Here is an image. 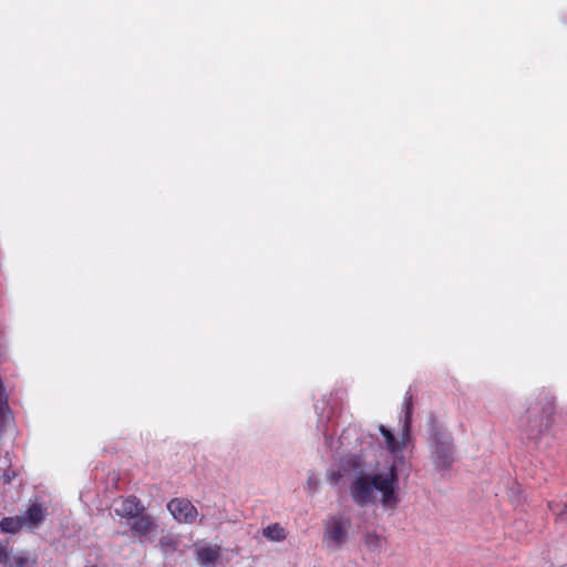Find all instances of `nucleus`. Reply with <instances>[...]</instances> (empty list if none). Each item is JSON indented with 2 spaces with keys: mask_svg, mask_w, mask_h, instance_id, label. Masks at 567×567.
Listing matches in <instances>:
<instances>
[{
  "mask_svg": "<svg viewBox=\"0 0 567 567\" xmlns=\"http://www.w3.org/2000/svg\"><path fill=\"white\" fill-rule=\"evenodd\" d=\"M144 512V506L135 496H130L122 501L120 507L115 508L116 515L126 518H133Z\"/></svg>",
  "mask_w": 567,
  "mask_h": 567,
  "instance_id": "6e6552de",
  "label": "nucleus"
},
{
  "mask_svg": "<svg viewBox=\"0 0 567 567\" xmlns=\"http://www.w3.org/2000/svg\"><path fill=\"white\" fill-rule=\"evenodd\" d=\"M159 544L162 547L172 546L174 549L176 548V544L169 537H162Z\"/></svg>",
  "mask_w": 567,
  "mask_h": 567,
  "instance_id": "aec40b11",
  "label": "nucleus"
},
{
  "mask_svg": "<svg viewBox=\"0 0 567 567\" xmlns=\"http://www.w3.org/2000/svg\"><path fill=\"white\" fill-rule=\"evenodd\" d=\"M379 431L381 432L382 436L384 437L386 447L392 453H398L403 450L404 443L396 440L394 434L388 430L384 425L379 426Z\"/></svg>",
  "mask_w": 567,
  "mask_h": 567,
  "instance_id": "f8f14e48",
  "label": "nucleus"
},
{
  "mask_svg": "<svg viewBox=\"0 0 567 567\" xmlns=\"http://www.w3.org/2000/svg\"><path fill=\"white\" fill-rule=\"evenodd\" d=\"M25 519V525L37 526L42 523L45 518V511L39 504H32L25 511V514L22 516Z\"/></svg>",
  "mask_w": 567,
  "mask_h": 567,
  "instance_id": "9d476101",
  "label": "nucleus"
},
{
  "mask_svg": "<svg viewBox=\"0 0 567 567\" xmlns=\"http://www.w3.org/2000/svg\"><path fill=\"white\" fill-rule=\"evenodd\" d=\"M350 476L348 472H343L342 464L340 463L338 470L330 471L328 473V480L331 485H338L344 477Z\"/></svg>",
  "mask_w": 567,
  "mask_h": 567,
  "instance_id": "dca6fc26",
  "label": "nucleus"
},
{
  "mask_svg": "<svg viewBox=\"0 0 567 567\" xmlns=\"http://www.w3.org/2000/svg\"><path fill=\"white\" fill-rule=\"evenodd\" d=\"M133 518L134 520L131 524V530L136 537H146L156 528L155 522L146 514L141 513Z\"/></svg>",
  "mask_w": 567,
  "mask_h": 567,
  "instance_id": "423d86ee",
  "label": "nucleus"
},
{
  "mask_svg": "<svg viewBox=\"0 0 567 567\" xmlns=\"http://www.w3.org/2000/svg\"><path fill=\"white\" fill-rule=\"evenodd\" d=\"M363 543L368 550L377 551L381 549L383 538L375 532H367L363 535Z\"/></svg>",
  "mask_w": 567,
  "mask_h": 567,
  "instance_id": "4468645a",
  "label": "nucleus"
},
{
  "mask_svg": "<svg viewBox=\"0 0 567 567\" xmlns=\"http://www.w3.org/2000/svg\"><path fill=\"white\" fill-rule=\"evenodd\" d=\"M218 556V550L212 547H202L197 550L198 560L204 565L215 563Z\"/></svg>",
  "mask_w": 567,
  "mask_h": 567,
  "instance_id": "2eb2a0df",
  "label": "nucleus"
},
{
  "mask_svg": "<svg viewBox=\"0 0 567 567\" xmlns=\"http://www.w3.org/2000/svg\"><path fill=\"white\" fill-rule=\"evenodd\" d=\"M167 509L178 523L193 524L198 516L197 508L186 498L171 499Z\"/></svg>",
  "mask_w": 567,
  "mask_h": 567,
  "instance_id": "20e7f679",
  "label": "nucleus"
},
{
  "mask_svg": "<svg viewBox=\"0 0 567 567\" xmlns=\"http://www.w3.org/2000/svg\"><path fill=\"white\" fill-rule=\"evenodd\" d=\"M25 525L22 516L4 517L0 520V529L2 533L16 534Z\"/></svg>",
  "mask_w": 567,
  "mask_h": 567,
  "instance_id": "9b49d317",
  "label": "nucleus"
},
{
  "mask_svg": "<svg viewBox=\"0 0 567 567\" xmlns=\"http://www.w3.org/2000/svg\"><path fill=\"white\" fill-rule=\"evenodd\" d=\"M262 535L271 540L280 542L286 538V532L278 523L271 524L264 528Z\"/></svg>",
  "mask_w": 567,
  "mask_h": 567,
  "instance_id": "ddd939ff",
  "label": "nucleus"
},
{
  "mask_svg": "<svg viewBox=\"0 0 567 567\" xmlns=\"http://www.w3.org/2000/svg\"><path fill=\"white\" fill-rule=\"evenodd\" d=\"M404 406H405L404 427H405V431L409 432L410 423H411V414H412V409H413L412 394H410V393L405 394Z\"/></svg>",
  "mask_w": 567,
  "mask_h": 567,
  "instance_id": "f3484780",
  "label": "nucleus"
},
{
  "mask_svg": "<svg viewBox=\"0 0 567 567\" xmlns=\"http://www.w3.org/2000/svg\"><path fill=\"white\" fill-rule=\"evenodd\" d=\"M398 482V473L394 465L390 467L388 474H374L375 489L382 493L383 506H395L398 503V496L394 492L395 484Z\"/></svg>",
  "mask_w": 567,
  "mask_h": 567,
  "instance_id": "f03ea898",
  "label": "nucleus"
},
{
  "mask_svg": "<svg viewBox=\"0 0 567 567\" xmlns=\"http://www.w3.org/2000/svg\"><path fill=\"white\" fill-rule=\"evenodd\" d=\"M340 463L342 464L343 472H348L349 475H351V473L358 474L359 476L363 475L364 462L362 456L354 454L347 455Z\"/></svg>",
  "mask_w": 567,
  "mask_h": 567,
  "instance_id": "1a4fd4ad",
  "label": "nucleus"
},
{
  "mask_svg": "<svg viewBox=\"0 0 567 567\" xmlns=\"http://www.w3.org/2000/svg\"><path fill=\"white\" fill-rule=\"evenodd\" d=\"M350 527V519L341 516H331L324 523V539L341 546L347 538V532Z\"/></svg>",
  "mask_w": 567,
  "mask_h": 567,
  "instance_id": "39448f33",
  "label": "nucleus"
},
{
  "mask_svg": "<svg viewBox=\"0 0 567 567\" xmlns=\"http://www.w3.org/2000/svg\"><path fill=\"white\" fill-rule=\"evenodd\" d=\"M452 437L442 431L432 435V460L436 468L446 470L454 461Z\"/></svg>",
  "mask_w": 567,
  "mask_h": 567,
  "instance_id": "f257e3e1",
  "label": "nucleus"
},
{
  "mask_svg": "<svg viewBox=\"0 0 567 567\" xmlns=\"http://www.w3.org/2000/svg\"><path fill=\"white\" fill-rule=\"evenodd\" d=\"M12 564L10 563V567H29L30 560L25 555H16L12 557Z\"/></svg>",
  "mask_w": 567,
  "mask_h": 567,
  "instance_id": "a211bd4d",
  "label": "nucleus"
},
{
  "mask_svg": "<svg viewBox=\"0 0 567 567\" xmlns=\"http://www.w3.org/2000/svg\"><path fill=\"white\" fill-rule=\"evenodd\" d=\"M11 561L10 551L8 546L0 543V564L3 566H8Z\"/></svg>",
  "mask_w": 567,
  "mask_h": 567,
  "instance_id": "6ab92c4d",
  "label": "nucleus"
},
{
  "mask_svg": "<svg viewBox=\"0 0 567 567\" xmlns=\"http://www.w3.org/2000/svg\"><path fill=\"white\" fill-rule=\"evenodd\" d=\"M527 426L523 430L526 437L529 440H538L547 427L543 416L534 415L532 410H527Z\"/></svg>",
  "mask_w": 567,
  "mask_h": 567,
  "instance_id": "0eeeda50",
  "label": "nucleus"
},
{
  "mask_svg": "<svg viewBox=\"0 0 567 567\" xmlns=\"http://www.w3.org/2000/svg\"><path fill=\"white\" fill-rule=\"evenodd\" d=\"M373 489H375L374 474L371 476L360 475L351 484L350 493L353 502L363 507L371 502Z\"/></svg>",
  "mask_w": 567,
  "mask_h": 567,
  "instance_id": "7ed1b4c3",
  "label": "nucleus"
}]
</instances>
